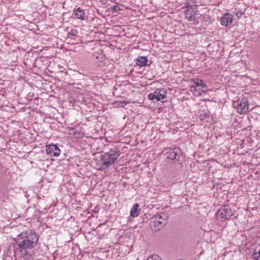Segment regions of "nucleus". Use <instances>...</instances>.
<instances>
[{
    "label": "nucleus",
    "instance_id": "obj_2",
    "mask_svg": "<svg viewBox=\"0 0 260 260\" xmlns=\"http://www.w3.org/2000/svg\"><path fill=\"white\" fill-rule=\"evenodd\" d=\"M120 155L119 150L117 148L111 149L107 152L101 155L102 164L99 168L103 171L113 165Z\"/></svg>",
    "mask_w": 260,
    "mask_h": 260
},
{
    "label": "nucleus",
    "instance_id": "obj_19",
    "mask_svg": "<svg viewBox=\"0 0 260 260\" xmlns=\"http://www.w3.org/2000/svg\"><path fill=\"white\" fill-rule=\"evenodd\" d=\"M159 216L161 217V220H165V221H167V219H168V216L167 214H165V213H163L161 215L159 214Z\"/></svg>",
    "mask_w": 260,
    "mask_h": 260
},
{
    "label": "nucleus",
    "instance_id": "obj_15",
    "mask_svg": "<svg viewBox=\"0 0 260 260\" xmlns=\"http://www.w3.org/2000/svg\"><path fill=\"white\" fill-rule=\"evenodd\" d=\"M252 256L253 260H260V246L255 248Z\"/></svg>",
    "mask_w": 260,
    "mask_h": 260
},
{
    "label": "nucleus",
    "instance_id": "obj_6",
    "mask_svg": "<svg viewBox=\"0 0 260 260\" xmlns=\"http://www.w3.org/2000/svg\"><path fill=\"white\" fill-rule=\"evenodd\" d=\"M167 91L165 89H157L153 93L148 95V99L150 100H155L156 102L164 100L167 95Z\"/></svg>",
    "mask_w": 260,
    "mask_h": 260
},
{
    "label": "nucleus",
    "instance_id": "obj_16",
    "mask_svg": "<svg viewBox=\"0 0 260 260\" xmlns=\"http://www.w3.org/2000/svg\"><path fill=\"white\" fill-rule=\"evenodd\" d=\"M78 34V31L76 29H72L68 34V38H71L72 37H76Z\"/></svg>",
    "mask_w": 260,
    "mask_h": 260
},
{
    "label": "nucleus",
    "instance_id": "obj_21",
    "mask_svg": "<svg viewBox=\"0 0 260 260\" xmlns=\"http://www.w3.org/2000/svg\"><path fill=\"white\" fill-rule=\"evenodd\" d=\"M235 15L238 18H240L243 15V13L241 11H239L235 13Z\"/></svg>",
    "mask_w": 260,
    "mask_h": 260
},
{
    "label": "nucleus",
    "instance_id": "obj_22",
    "mask_svg": "<svg viewBox=\"0 0 260 260\" xmlns=\"http://www.w3.org/2000/svg\"><path fill=\"white\" fill-rule=\"evenodd\" d=\"M193 12H191L190 13H189V14L188 15V16H189L191 15V14H193Z\"/></svg>",
    "mask_w": 260,
    "mask_h": 260
},
{
    "label": "nucleus",
    "instance_id": "obj_8",
    "mask_svg": "<svg viewBox=\"0 0 260 260\" xmlns=\"http://www.w3.org/2000/svg\"><path fill=\"white\" fill-rule=\"evenodd\" d=\"M46 152L51 156H58L60 154V150L59 148L55 145H49L46 147Z\"/></svg>",
    "mask_w": 260,
    "mask_h": 260
},
{
    "label": "nucleus",
    "instance_id": "obj_4",
    "mask_svg": "<svg viewBox=\"0 0 260 260\" xmlns=\"http://www.w3.org/2000/svg\"><path fill=\"white\" fill-rule=\"evenodd\" d=\"M233 215V212L229 205L222 206L218 211L216 216L221 221L230 219Z\"/></svg>",
    "mask_w": 260,
    "mask_h": 260
},
{
    "label": "nucleus",
    "instance_id": "obj_18",
    "mask_svg": "<svg viewBox=\"0 0 260 260\" xmlns=\"http://www.w3.org/2000/svg\"><path fill=\"white\" fill-rule=\"evenodd\" d=\"M147 260H161V259L158 255L153 254L151 256H149Z\"/></svg>",
    "mask_w": 260,
    "mask_h": 260
},
{
    "label": "nucleus",
    "instance_id": "obj_7",
    "mask_svg": "<svg viewBox=\"0 0 260 260\" xmlns=\"http://www.w3.org/2000/svg\"><path fill=\"white\" fill-rule=\"evenodd\" d=\"M249 102L247 98H243L237 106V111L240 114L245 113L248 109Z\"/></svg>",
    "mask_w": 260,
    "mask_h": 260
},
{
    "label": "nucleus",
    "instance_id": "obj_3",
    "mask_svg": "<svg viewBox=\"0 0 260 260\" xmlns=\"http://www.w3.org/2000/svg\"><path fill=\"white\" fill-rule=\"evenodd\" d=\"M190 82L194 84V85L190 86V90L194 94L197 95V89L201 90L203 93H206L207 91V85L205 82L199 78H194L190 80Z\"/></svg>",
    "mask_w": 260,
    "mask_h": 260
},
{
    "label": "nucleus",
    "instance_id": "obj_12",
    "mask_svg": "<svg viewBox=\"0 0 260 260\" xmlns=\"http://www.w3.org/2000/svg\"><path fill=\"white\" fill-rule=\"evenodd\" d=\"M148 59L147 57L140 56L135 59L136 65L140 67H145L147 64Z\"/></svg>",
    "mask_w": 260,
    "mask_h": 260
},
{
    "label": "nucleus",
    "instance_id": "obj_20",
    "mask_svg": "<svg viewBox=\"0 0 260 260\" xmlns=\"http://www.w3.org/2000/svg\"><path fill=\"white\" fill-rule=\"evenodd\" d=\"M128 103H129V102H125V101H122H122H120V102H119V104H118V105L119 106H120V107H124V105H125V104H128Z\"/></svg>",
    "mask_w": 260,
    "mask_h": 260
},
{
    "label": "nucleus",
    "instance_id": "obj_11",
    "mask_svg": "<svg viewBox=\"0 0 260 260\" xmlns=\"http://www.w3.org/2000/svg\"><path fill=\"white\" fill-rule=\"evenodd\" d=\"M184 14L185 16V18L189 21H193V24H198L199 23V19L201 18L200 17H197V14L195 12H193V14H191L190 16H188L189 14V9H187L185 11Z\"/></svg>",
    "mask_w": 260,
    "mask_h": 260
},
{
    "label": "nucleus",
    "instance_id": "obj_14",
    "mask_svg": "<svg viewBox=\"0 0 260 260\" xmlns=\"http://www.w3.org/2000/svg\"><path fill=\"white\" fill-rule=\"evenodd\" d=\"M139 205L138 204L136 203L134 205L132 208L131 209L130 214L131 216L133 217H137L139 215Z\"/></svg>",
    "mask_w": 260,
    "mask_h": 260
},
{
    "label": "nucleus",
    "instance_id": "obj_9",
    "mask_svg": "<svg viewBox=\"0 0 260 260\" xmlns=\"http://www.w3.org/2000/svg\"><path fill=\"white\" fill-rule=\"evenodd\" d=\"M221 24L224 26H230L233 20V16L228 13H225L221 18Z\"/></svg>",
    "mask_w": 260,
    "mask_h": 260
},
{
    "label": "nucleus",
    "instance_id": "obj_5",
    "mask_svg": "<svg viewBox=\"0 0 260 260\" xmlns=\"http://www.w3.org/2000/svg\"><path fill=\"white\" fill-rule=\"evenodd\" d=\"M166 154L167 158L172 160L179 161V158L181 156V151L179 148L166 149Z\"/></svg>",
    "mask_w": 260,
    "mask_h": 260
},
{
    "label": "nucleus",
    "instance_id": "obj_23",
    "mask_svg": "<svg viewBox=\"0 0 260 260\" xmlns=\"http://www.w3.org/2000/svg\"><path fill=\"white\" fill-rule=\"evenodd\" d=\"M198 95H201V94L200 93H199Z\"/></svg>",
    "mask_w": 260,
    "mask_h": 260
},
{
    "label": "nucleus",
    "instance_id": "obj_17",
    "mask_svg": "<svg viewBox=\"0 0 260 260\" xmlns=\"http://www.w3.org/2000/svg\"><path fill=\"white\" fill-rule=\"evenodd\" d=\"M116 3V5L113 6L111 8V11L113 12H117L119 11H121L122 9L120 8L119 6V3L117 2H115Z\"/></svg>",
    "mask_w": 260,
    "mask_h": 260
},
{
    "label": "nucleus",
    "instance_id": "obj_24",
    "mask_svg": "<svg viewBox=\"0 0 260 260\" xmlns=\"http://www.w3.org/2000/svg\"><path fill=\"white\" fill-rule=\"evenodd\" d=\"M119 103V102H118V101H116V102H115V104H116V103Z\"/></svg>",
    "mask_w": 260,
    "mask_h": 260
},
{
    "label": "nucleus",
    "instance_id": "obj_10",
    "mask_svg": "<svg viewBox=\"0 0 260 260\" xmlns=\"http://www.w3.org/2000/svg\"><path fill=\"white\" fill-rule=\"evenodd\" d=\"M152 220L154 224V226L156 227L157 229L164 227L167 223V221L161 220V217L159 216V214L153 216Z\"/></svg>",
    "mask_w": 260,
    "mask_h": 260
},
{
    "label": "nucleus",
    "instance_id": "obj_13",
    "mask_svg": "<svg viewBox=\"0 0 260 260\" xmlns=\"http://www.w3.org/2000/svg\"><path fill=\"white\" fill-rule=\"evenodd\" d=\"M73 12L76 18L81 20H83L84 19L85 12L84 9L80 7H78L77 8H75L73 10Z\"/></svg>",
    "mask_w": 260,
    "mask_h": 260
},
{
    "label": "nucleus",
    "instance_id": "obj_1",
    "mask_svg": "<svg viewBox=\"0 0 260 260\" xmlns=\"http://www.w3.org/2000/svg\"><path fill=\"white\" fill-rule=\"evenodd\" d=\"M17 245L16 249L24 260H29L32 255L30 250L34 248L38 242L39 236L32 231L22 232L14 239Z\"/></svg>",
    "mask_w": 260,
    "mask_h": 260
}]
</instances>
